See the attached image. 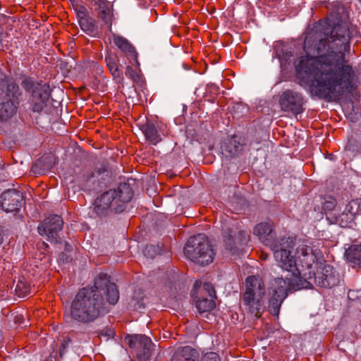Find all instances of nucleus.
<instances>
[{
  "label": "nucleus",
  "mask_w": 361,
  "mask_h": 361,
  "mask_svg": "<svg viewBox=\"0 0 361 361\" xmlns=\"http://www.w3.org/2000/svg\"><path fill=\"white\" fill-rule=\"evenodd\" d=\"M326 24L325 37L316 45L317 56H301L294 65L299 77L314 78L319 97L331 100L353 93L360 82L358 68L345 59L350 38L348 23L331 15Z\"/></svg>",
  "instance_id": "nucleus-1"
},
{
  "label": "nucleus",
  "mask_w": 361,
  "mask_h": 361,
  "mask_svg": "<svg viewBox=\"0 0 361 361\" xmlns=\"http://www.w3.org/2000/svg\"><path fill=\"white\" fill-rule=\"evenodd\" d=\"M119 292L106 274L95 277L94 285L80 288L71 303L70 311L65 316L66 322L89 326L106 314L109 305H115Z\"/></svg>",
  "instance_id": "nucleus-2"
},
{
  "label": "nucleus",
  "mask_w": 361,
  "mask_h": 361,
  "mask_svg": "<svg viewBox=\"0 0 361 361\" xmlns=\"http://www.w3.org/2000/svg\"><path fill=\"white\" fill-rule=\"evenodd\" d=\"M133 195L130 183H121L116 189H110L99 195L94 200L89 214L94 219H111L126 210Z\"/></svg>",
  "instance_id": "nucleus-3"
},
{
  "label": "nucleus",
  "mask_w": 361,
  "mask_h": 361,
  "mask_svg": "<svg viewBox=\"0 0 361 361\" xmlns=\"http://www.w3.org/2000/svg\"><path fill=\"white\" fill-rule=\"evenodd\" d=\"M184 254L202 266L212 262L216 255L207 236L204 233L190 237L184 247Z\"/></svg>",
  "instance_id": "nucleus-4"
},
{
  "label": "nucleus",
  "mask_w": 361,
  "mask_h": 361,
  "mask_svg": "<svg viewBox=\"0 0 361 361\" xmlns=\"http://www.w3.org/2000/svg\"><path fill=\"white\" fill-rule=\"evenodd\" d=\"M274 255L279 266L291 276L302 273L300 271L295 256L291 253L293 250V240L290 238L283 237L271 245Z\"/></svg>",
  "instance_id": "nucleus-5"
},
{
  "label": "nucleus",
  "mask_w": 361,
  "mask_h": 361,
  "mask_svg": "<svg viewBox=\"0 0 361 361\" xmlns=\"http://www.w3.org/2000/svg\"><path fill=\"white\" fill-rule=\"evenodd\" d=\"M246 290L243 295V302L251 314L259 317L264 310L262 298L265 293L264 284L262 279L255 276H249L245 280Z\"/></svg>",
  "instance_id": "nucleus-6"
},
{
  "label": "nucleus",
  "mask_w": 361,
  "mask_h": 361,
  "mask_svg": "<svg viewBox=\"0 0 361 361\" xmlns=\"http://www.w3.org/2000/svg\"><path fill=\"white\" fill-rule=\"evenodd\" d=\"M21 86L30 93V104L33 112L44 111L51 96L50 86L42 81H37L31 78H25Z\"/></svg>",
  "instance_id": "nucleus-7"
},
{
  "label": "nucleus",
  "mask_w": 361,
  "mask_h": 361,
  "mask_svg": "<svg viewBox=\"0 0 361 361\" xmlns=\"http://www.w3.org/2000/svg\"><path fill=\"white\" fill-rule=\"evenodd\" d=\"M303 273V286L305 288H312L313 284L325 288H331L338 286L340 282V275L338 272L330 264H326L324 261L322 267H319L317 271H310L308 273Z\"/></svg>",
  "instance_id": "nucleus-8"
},
{
  "label": "nucleus",
  "mask_w": 361,
  "mask_h": 361,
  "mask_svg": "<svg viewBox=\"0 0 361 361\" xmlns=\"http://www.w3.org/2000/svg\"><path fill=\"white\" fill-rule=\"evenodd\" d=\"M25 202L23 193L16 189H8L0 195V207L7 214L13 215L16 221L23 217L22 207Z\"/></svg>",
  "instance_id": "nucleus-9"
},
{
  "label": "nucleus",
  "mask_w": 361,
  "mask_h": 361,
  "mask_svg": "<svg viewBox=\"0 0 361 361\" xmlns=\"http://www.w3.org/2000/svg\"><path fill=\"white\" fill-rule=\"evenodd\" d=\"M297 254L302 267L307 269V271L304 273L308 274L310 271H314V269H312L313 265H314L316 269H318L319 267H322L324 262L322 252L319 250H314L312 247L307 245L298 247ZM307 276L308 274H307L306 277Z\"/></svg>",
  "instance_id": "nucleus-10"
},
{
  "label": "nucleus",
  "mask_w": 361,
  "mask_h": 361,
  "mask_svg": "<svg viewBox=\"0 0 361 361\" xmlns=\"http://www.w3.org/2000/svg\"><path fill=\"white\" fill-rule=\"evenodd\" d=\"M128 344L131 348L137 349V357L139 361H150L152 351L155 347L151 338L145 335H128L126 337Z\"/></svg>",
  "instance_id": "nucleus-11"
},
{
  "label": "nucleus",
  "mask_w": 361,
  "mask_h": 361,
  "mask_svg": "<svg viewBox=\"0 0 361 361\" xmlns=\"http://www.w3.org/2000/svg\"><path fill=\"white\" fill-rule=\"evenodd\" d=\"M304 275L291 276L290 273H287L286 276H281L274 279L272 283L274 293L288 295V290H298L305 288L303 286Z\"/></svg>",
  "instance_id": "nucleus-12"
},
{
  "label": "nucleus",
  "mask_w": 361,
  "mask_h": 361,
  "mask_svg": "<svg viewBox=\"0 0 361 361\" xmlns=\"http://www.w3.org/2000/svg\"><path fill=\"white\" fill-rule=\"evenodd\" d=\"M279 105L283 111L291 112L297 115L304 111V98L302 95L292 90L284 91L280 96Z\"/></svg>",
  "instance_id": "nucleus-13"
},
{
  "label": "nucleus",
  "mask_w": 361,
  "mask_h": 361,
  "mask_svg": "<svg viewBox=\"0 0 361 361\" xmlns=\"http://www.w3.org/2000/svg\"><path fill=\"white\" fill-rule=\"evenodd\" d=\"M63 225V221L60 216L50 215L38 226V232L41 235H46L50 242L58 243L59 233L61 231Z\"/></svg>",
  "instance_id": "nucleus-14"
},
{
  "label": "nucleus",
  "mask_w": 361,
  "mask_h": 361,
  "mask_svg": "<svg viewBox=\"0 0 361 361\" xmlns=\"http://www.w3.org/2000/svg\"><path fill=\"white\" fill-rule=\"evenodd\" d=\"M248 235L245 231H239L238 235L229 230L226 238L224 240L225 249L233 255H238L246 244Z\"/></svg>",
  "instance_id": "nucleus-15"
},
{
  "label": "nucleus",
  "mask_w": 361,
  "mask_h": 361,
  "mask_svg": "<svg viewBox=\"0 0 361 361\" xmlns=\"http://www.w3.org/2000/svg\"><path fill=\"white\" fill-rule=\"evenodd\" d=\"M114 44L124 53L125 56L132 64L140 66L137 59V52L135 47L125 37L114 34L112 35Z\"/></svg>",
  "instance_id": "nucleus-16"
},
{
  "label": "nucleus",
  "mask_w": 361,
  "mask_h": 361,
  "mask_svg": "<svg viewBox=\"0 0 361 361\" xmlns=\"http://www.w3.org/2000/svg\"><path fill=\"white\" fill-rule=\"evenodd\" d=\"M220 142L221 153L226 157L237 156L243 150L242 137H224Z\"/></svg>",
  "instance_id": "nucleus-17"
},
{
  "label": "nucleus",
  "mask_w": 361,
  "mask_h": 361,
  "mask_svg": "<svg viewBox=\"0 0 361 361\" xmlns=\"http://www.w3.org/2000/svg\"><path fill=\"white\" fill-rule=\"evenodd\" d=\"M18 102L11 99L9 95L0 96V121H5L13 117L17 111Z\"/></svg>",
  "instance_id": "nucleus-18"
},
{
  "label": "nucleus",
  "mask_w": 361,
  "mask_h": 361,
  "mask_svg": "<svg viewBox=\"0 0 361 361\" xmlns=\"http://www.w3.org/2000/svg\"><path fill=\"white\" fill-rule=\"evenodd\" d=\"M171 361H199V353L189 345L178 347L174 351Z\"/></svg>",
  "instance_id": "nucleus-19"
},
{
  "label": "nucleus",
  "mask_w": 361,
  "mask_h": 361,
  "mask_svg": "<svg viewBox=\"0 0 361 361\" xmlns=\"http://www.w3.org/2000/svg\"><path fill=\"white\" fill-rule=\"evenodd\" d=\"M55 164L56 159L53 155H44L33 164L31 171L35 176H40L53 168Z\"/></svg>",
  "instance_id": "nucleus-20"
},
{
  "label": "nucleus",
  "mask_w": 361,
  "mask_h": 361,
  "mask_svg": "<svg viewBox=\"0 0 361 361\" xmlns=\"http://www.w3.org/2000/svg\"><path fill=\"white\" fill-rule=\"evenodd\" d=\"M355 218L345 209L338 214H326V220L330 224H338L341 228H350L354 224Z\"/></svg>",
  "instance_id": "nucleus-21"
},
{
  "label": "nucleus",
  "mask_w": 361,
  "mask_h": 361,
  "mask_svg": "<svg viewBox=\"0 0 361 361\" xmlns=\"http://www.w3.org/2000/svg\"><path fill=\"white\" fill-rule=\"evenodd\" d=\"M105 63L114 80L117 83H122L124 78L123 71L119 68L118 58L112 54H108L105 56Z\"/></svg>",
  "instance_id": "nucleus-22"
},
{
  "label": "nucleus",
  "mask_w": 361,
  "mask_h": 361,
  "mask_svg": "<svg viewBox=\"0 0 361 361\" xmlns=\"http://www.w3.org/2000/svg\"><path fill=\"white\" fill-rule=\"evenodd\" d=\"M345 259L350 264L352 267H361V243L359 244H353L345 249Z\"/></svg>",
  "instance_id": "nucleus-23"
},
{
  "label": "nucleus",
  "mask_w": 361,
  "mask_h": 361,
  "mask_svg": "<svg viewBox=\"0 0 361 361\" xmlns=\"http://www.w3.org/2000/svg\"><path fill=\"white\" fill-rule=\"evenodd\" d=\"M254 233L263 241H267L271 246L272 243L278 240H274V233L271 226L269 223L258 224L254 229Z\"/></svg>",
  "instance_id": "nucleus-24"
},
{
  "label": "nucleus",
  "mask_w": 361,
  "mask_h": 361,
  "mask_svg": "<svg viewBox=\"0 0 361 361\" xmlns=\"http://www.w3.org/2000/svg\"><path fill=\"white\" fill-rule=\"evenodd\" d=\"M142 133L144 135H166L169 133L166 125L162 123H147L143 126Z\"/></svg>",
  "instance_id": "nucleus-25"
},
{
  "label": "nucleus",
  "mask_w": 361,
  "mask_h": 361,
  "mask_svg": "<svg viewBox=\"0 0 361 361\" xmlns=\"http://www.w3.org/2000/svg\"><path fill=\"white\" fill-rule=\"evenodd\" d=\"M286 295H282L277 293H273L272 296L269 301V312L274 316H279L281 304Z\"/></svg>",
  "instance_id": "nucleus-26"
},
{
  "label": "nucleus",
  "mask_w": 361,
  "mask_h": 361,
  "mask_svg": "<svg viewBox=\"0 0 361 361\" xmlns=\"http://www.w3.org/2000/svg\"><path fill=\"white\" fill-rule=\"evenodd\" d=\"M145 297L142 290H135L131 298L130 305L136 311H141L145 308Z\"/></svg>",
  "instance_id": "nucleus-27"
},
{
  "label": "nucleus",
  "mask_w": 361,
  "mask_h": 361,
  "mask_svg": "<svg viewBox=\"0 0 361 361\" xmlns=\"http://www.w3.org/2000/svg\"><path fill=\"white\" fill-rule=\"evenodd\" d=\"M216 306L215 302L212 298H199L197 300L195 307L200 314L209 312Z\"/></svg>",
  "instance_id": "nucleus-28"
},
{
  "label": "nucleus",
  "mask_w": 361,
  "mask_h": 361,
  "mask_svg": "<svg viewBox=\"0 0 361 361\" xmlns=\"http://www.w3.org/2000/svg\"><path fill=\"white\" fill-rule=\"evenodd\" d=\"M95 20L88 14L78 19L81 29L87 34L91 35L95 31Z\"/></svg>",
  "instance_id": "nucleus-29"
},
{
  "label": "nucleus",
  "mask_w": 361,
  "mask_h": 361,
  "mask_svg": "<svg viewBox=\"0 0 361 361\" xmlns=\"http://www.w3.org/2000/svg\"><path fill=\"white\" fill-rule=\"evenodd\" d=\"M345 149L353 154L360 153L361 152L360 137H349Z\"/></svg>",
  "instance_id": "nucleus-30"
},
{
  "label": "nucleus",
  "mask_w": 361,
  "mask_h": 361,
  "mask_svg": "<svg viewBox=\"0 0 361 361\" xmlns=\"http://www.w3.org/2000/svg\"><path fill=\"white\" fill-rule=\"evenodd\" d=\"M187 139H189V142L192 145H194L195 142H198L201 145V149L202 151H205L206 149L212 150L214 147V144L211 142L210 140L206 141V137H187Z\"/></svg>",
  "instance_id": "nucleus-31"
},
{
  "label": "nucleus",
  "mask_w": 361,
  "mask_h": 361,
  "mask_svg": "<svg viewBox=\"0 0 361 361\" xmlns=\"http://www.w3.org/2000/svg\"><path fill=\"white\" fill-rule=\"evenodd\" d=\"M161 252V245L158 243L157 245H147L143 249V255L148 258L153 259Z\"/></svg>",
  "instance_id": "nucleus-32"
},
{
  "label": "nucleus",
  "mask_w": 361,
  "mask_h": 361,
  "mask_svg": "<svg viewBox=\"0 0 361 361\" xmlns=\"http://www.w3.org/2000/svg\"><path fill=\"white\" fill-rule=\"evenodd\" d=\"M345 210L355 218L356 214L361 212V200H352L346 204Z\"/></svg>",
  "instance_id": "nucleus-33"
},
{
  "label": "nucleus",
  "mask_w": 361,
  "mask_h": 361,
  "mask_svg": "<svg viewBox=\"0 0 361 361\" xmlns=\"http://www.w3.org/2000/svg\"><path fill=\"white\" fill-rule=\"evenodd\" d=\"M337 204L336 200L332 196L324 197L322 202V209L325 212L326 215L329 214H335L334 210Z\"/></svg>",
  "instance_id": "nucleus-34"
},
{
  "label": "nucleus",
  "mask_w": 361,
  "mask_h": 361,
  "mask_svg": "<svg viewBox=\"0 0 361 361\" xmlns=\"http://www.w3.org/2000/svg\"><path fill=\"white\" fill-rule=\"evenodd\" d=\"M9 95L11 99H13L16 102H18V98L21 95L19 90V87L16 83H11L7 87V93L5 96Z\"/></svg>",
  "instance_id": "nucleus-35"
},
{
  "label": "nucleus",
  "mask_w": 361,
  "mask_h": 361,
  "mask_svg": "<svg viewBox=\"0 0 361 361\" xmlns=\"http://www.w3.org/2000/svg\"><path fill=\"white\" fill-rule=\"evenodd\" d=\"M16 137H3L1 143L2 147L6 149H11L13 148L16 145Z\"/></svg>",
  "instance_id": "nucleus-36"
},
{
  "label": "nucleus",
  "mask_w": 361,
  "mask_h": 361,
  "mask_svg": "<svg viewBox=\"0 0 361 361\" xmlns=\"http://www.w3.org/2000/svg\"><path fill=\"white\" fill-rule=\"evenodd\" d=\"M73 9L76 13L78 19H80L82 17L87 16L89 14V12L87 8L82 4H76L73 5Z\"/></svg>",
  "instance_id": "nucleus-37"
},
{
  "label": "nucleus",
  "mask_w": 361,
  "mask_h": 361,
  "mask_svg": "<svg viewBox=\"0 0 361 361\" xmlns=\"http://www.w3.org/2000/svg\"><path fill=\"white\" fill-rule=\"evenodd\" d=\"M71 343V339L69 337L66 336L63 338L59 348V356L61 358H63L66 355V349L69 347Z\"/></svg>",
  "instance_id": "nucleus-38"
},
{
  "label": "nucleus",
  "mask_w": 361,
  "mask_h": 361,
  "mask_svg": "<svg viewBox=\"0 0 361 361\" xmlns=\"http://www.w3.org/2000/svg\"><path fill=\"white\" fill-rule=\"evenodd\" d=\"M108 173H109V172L105 169H99V170L95 171L92 174V176L88 178L87 181L88 182H93V181H94V178L96 176L97 177L98 180L99 179V176H101L100 178L103 179L104 176H108Z\"/></svg>",
  "instance_id": "nucleus-39"
},
{
  "label": "nucleus",
  "mask_w": 361,
  "mask_h": 361,
  "mask_svg": "<svg viewBox=\"0 0 361 361\" xmlns=\"http://www.w3.org/2000/svg\"><path fill=\"white\" fill-rule=\"evenodd\" d=\"M125 73L128 78H130L133 81H137L139 78L138 74L130 66H127Z\"/></svg>",
  "instance_id": "nucleus-40"
},
{
  "label": "nucleus",
  "mask_w": 361,
  "mask_h": 361,
  "mask_svg": "<svg viewBox=\"0 0 361 361\" xmlns=\"http://www.w3.org/2000/svg\"><path fill=\"white\" fill-rule=\"evenodd\" d=\"M98 336H104L107 339L113 338L114 336V331L112 329L106 328L105 329L97 331Z\"/></svg>",
  "instance_id": "nucleus-41"
},
{
  "label": "nucleus",
  "mask_w": 361,
  "mask_h": 361,
  "mask_svg": "<svg viewBox=\"0 0 361 361\" xmlns=\"http://www.w3.org/2000/svg\"><path fill=\"white\" fill-rule=\"evenodd\" d=\"M138 141L140 142H149L152 145H157L159 142L161 141L160 137H141V139H138Z\"/></svg>",
  "instance_id": "nucleus-42"
},
{
  "label": "nucleus",
  "mask_w": 361,
  "mask_h": 361,
  "mask_svg": "<svg viewBox=\"0 0 361 361\" xmlns=\"http://www.w3.org/2000/svg\"><path fill=\"white\" fill-rule=\"evenodd\" d=\"M202 361H219V357L216 353H209L204 355Z\"/></svg>",
  "instance_id": "nucleus-43"
},
{
  "label": "nucleus",
  "mask_w": 361,
  "mask_h": 361,
  "mask_svg": "<svg viewBox=\"0 0 361 361\" xmlns=\"http://www.w3.org/2000/svg\"><path fill=\"white\" fill-rule=\"evenodd\" d=\"M204 288L208 292L209 295L210 297L212 296V294L215 293L214 288L210 283L206 282L204 283Z\"/></svg>",
  "instance_id": "nucleus-44"
},
{
  "label": "nucleus",
  "mask_w": 361,
  "mask_h": 361,
  "mask_svg": "<svg viewBox=\"0 0 361 361\" xmlns=\"http://www.w3.org/2000/svg\"><path fill=\"white\" fill-rule=\"evenodd\" d=\"M307 44H308V38L306 37L305 40V45H304V48L306 49L307 47Z\"/></svg>",
  "instance_id": "nucleus-45"
},
{
  "label": "nucleus",
  "mask_w": 361,
  "mask_h": 361,
  "mask_svg": "<svg viewBox=\"0 0 361 361\" xmlns=\"http://www.w3.org/2000/svg\"><path fill=\"white\" fill-rule=\"evenodd\" d=\"M236 108H237L238 109H245V110H247V108H246V107H245V106H242V105H238Z\"/></svg>",
  "instance_id": "nucleus-46"
},
{
  "label": "nucleus",
  "mask_w": 361,
  "mask_h": 361,
  "mask_svg": "<svg viewBox=\"0 0 361 361\" xmlns=\"http://www.w3.org/2000/svg\"><path fill=\"white\" fill-rule=\"evenodd\" d=\"M4 242V237L1 234H0V245Z\"/></svg>",
  "instance_id": "nucleus-47"
},
{
  "label": "nucleus",
  "mask_w": 361,
  "mask_h": 361,
  "mask_svg": "<svg viewBox=\"0 0 361 361\" xmlns=\"http://www.w3.org/2000/svg\"><path fill=\"white\" fill-rule=\"evenodd\" d=\"M87 140V142H89L88 137H83V139H82V140Z\"/></svg>",
  "instance_id": "nucleus-48"
},
{
  "label": "nucleus",
  "mask_w": 361,
  "mask_h": 361,
  "mask_svg": "<svg viewBox=\"0 0 361 361\" xmlns=\"http://www.w3.org/2000/svg\"><path fill=\"white\" fill-rule=\"evenodd\" d=\"M1 46V40L0 39V47Z\"/></svg>",
  "instance_id": "nucleus-49"
},
{
  "label": "nucleus",
  "mask_w": 361,
  "mask_h": 361,
  "mask_svg": "<svg viewBox=\"0 0 361 361\" xmlns=\"http://www.w3.org/2000/svg\"><path fill=\"white\" fill-rule=\"evenodd\" d=\"M0 76H3V74L0 73Z\"/></svg>",
  "instance_id": "nucleus-50"
},
{
  "label": "nucleus",
  "mask_w": 361,
  "mask_h": 361,
  "mask_svg": "<svg viewBox=\"0 0 361 361\" xmlns=\"http://www.w3.org/2000/svg\"><path fill=\"white\" fill-rule=\"evenodd\" d=\"M361 1V0H360Z\"/></svg>",
  "instance_id": "nucleus-51"
}]
</instances>
